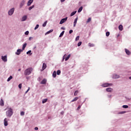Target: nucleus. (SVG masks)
<instances>
[{"label":"nucleus","instance_id":"f257e3e1","mask_svg":"<svg viewBox=\"0 0 131 131\" xmlns=\"http://www.w3.org/2000/svg\"><path fill=\"white\" fill-rule=\"evenodd\" d=\"M33 70V69H32V68H29L26 69L25 71V73H24L25 75H30V74H31V73L32 72Z\"/></svg>","mask_w":131,"mask_h":131},{"label":"nucleus","instance_id":"f03ea898","mask_svg":"<svg viewBox=\"0 0 131 131\" xmlns=\"http://www.w3.org/2000/svg\"><path fill=\"white\" fill-rule=\"evenodd\" d=\"M6 115L8 117H11L13 115V110L12 108H9V110L6 112Z\"/></svg>","mask_w":131,"mask_h":131},{"label":"nucleus","instance_id":"7ed1b4c3","mask_svg":"<svg viewBox=\"0 0 131 131\" xmlns=\"http://www.w3.org/2000/svg\"><path fill=\"white\" fill-rule=\"evenodd\" d=\"M67 55L64 54L63 57V59H62V61H64V59H65V61H68V60H69V58H70V54H69L67 57Z\"/></svg>","mask_w":131,"mask_h":131},{"label":"nucleus","instance_id":"20e7f679","mask_svg":"<svg viewBox=\"0 0 131 131\" xmlns=\"http://www.w3.org/2000/svg\"><path fill=\"white\" fill-rule=\"evenodd\" d=\"M15 11V8H12L11 9H10L9 12H8V14L10 16H12V14H14V12Z\"/></svg>","mask_w":131,"mask_h":131},{"label":"nucleus","instance_id":"39448f33","mask_svg":"<svg viewBox=\"0 0 131 131\" xmlns=\"http://www.w3.org/2000/svg\"><path fill=\"white\" fill-rule=\"evenodd\" d=\"M67 19H68V17H66L64 18H62L60 23H59V24H63V23H65V22H66L67 21Z\"/></svg>","mask_w":131,"mask_h":131},{"label":"nucleus","instance_id":"423d86ee","mask_svg":"<svg viewBox=\"0 0 131 131\" xmlns=\"http://www.w3.org/2000/svg\"><path fill=\"white\" fill-rule=\"evenodd\" d=\"M110 85H112V83H105L103 84L102 85V86H103V88H107V86H110Z\"/></svg>","mask_w":131,"mask_h":131},{"label":"nucleus","instance_id":"0eeeda50","mask_svg":"<svg viewBox=\"0 0 131 131\" xmlns=\"http://www.w3.org/2000/svg\"><path fill=\"white\" fill-rule=\"evenodd\" d=\"M21 52H23V51L21 49H18L17 50V52L15 53L16 55H19L21 54Z\"/></svg>","mask_w":131,"mask_h":131},{"label":"nucleus","instance_id":"6e6552de","mask_svg":"<svg viewBox=\"0 0 131 131\" xmlns=\"http://www.w3.org/2000/svg\"><path fill=\"white\" fill-rule=\"evenodd\" d=\"M2 59L4 62H7L8 59H7V56H2Z\"/></svg>","mask_w":131,"mask_h":131},{"label":"nucleus","instance_id":"1a4fd4ad","mask_svg":"<svg viewBox=\"0 0 131 131\" xmlns=\"http://www.w3.org/2000/svg\"><path fill=\"white\" fill-rule=\"evenodd\" d=\"M8 120L7 119V118H6L4 119V125L5 126H8Z\"/></svg>","mask_w":131,"mask_h":131},{"label":"nucleus","instance_id":"9d476101","mask_svg":"<svg viewBox=\"0 0 131 131\" xmlns=\"http://www.w3.org/2000/svg\"><path fill=\"white\" fill-rule=\"evenodd\" d=\"M40 83L41 84H46L47 83V79H43Z\"/></svg>","mask_w":131,"mask_h":131},{"label":"nucleus","instance_id":"9b49d317","mask_svg":"<svg viewBox=\"0 0 131 131\" xmlns=\"http://www.w3.org/2000/svg\"><path fill=\"white\" fill-rule=\"evenodd\" d=\"M5 105V102H4V100H3V99L1 98V100L0 101V106H4Z\"/></svg>","mask_w":131,"mask_h":131},{"label":"nucleus","instance_id":"f8f14e48","mask_svg":"<svg viewBox=\"0 0 131 131\" xmlns=\"http://www.w3.org/2000/svg\"><path fill=\"white\" fill-rule=\"evenodd\" d=\"M33 3V0H29L28 2L27 6H30Z\"/></svg>","mask_w":131,"mask_h":131},{"label":"nucleus","instance_id":"ddd939ff","mask_svg":"<svg viewBox=\"0 0 131 131\" xmlns=\"http://www.w3.org/2000/svg\"><path fill=\"white\" fill-rule=\"evenodd\" d=\"M125 52L127 55H130V51H129V50L125 49Z\"/></svg>","mask_w":131,"mask_h":131},{"label":"nucleus","instance_id":"4468645a","mask_svg":"<svg viewBox=\"0 0 131 131\" xmlns=\"http://www.w3.org/2000/svg\"><path fill=\"white\" fill-rule=\"evenodd\" d=\"M77 19L78 18H76L74 20V27H75V26H76V23H77Z\"/></svg>","mask_w":131,"mask_h":131},{"label":"nucleus","instance_id":"2eb2a0df","mask_svg":"<svg viewBox=\"0 0 131 131\" xmlns=\"http://www.w3.org/2000/svg\"><path fill=\"white\" fill-rule=\"evenodd\" d=\"M119 30H120V31H122V30H123V26H122V25H120L119 26Z\"/></svg>","mask_w":131,"mask_h":131},{"label":"nucleus","instance_id":"dca6fc26","mask_svg":"<svg viewBox=\"0 0 131 131\" xmlns=\"http://www.w3.org/2000/svg\"><path fill=\"white\" fill-rule=\"evenodd\" d=\"M47 68V64L45 63H43L42 64V70H45Z\"/></svg>","mask_w":131,"mask_h":131},{"label":"nucleus","instance_id":"f3484780","mask_svg":"<svg viewBox=\"0 0 131 131\" xmlns=\"http://www.w3.org/2000/svg\"><path fill=\"white\" fill-rule=\"evenodd\" d=\"M57 76V72L54 71L53 73V77L55 78Z\"/></svg>","mask_w":131,"mask_h":131},{"label":"nucleus","instance_id":"a211bd4d","mask_svg":"<svg viewBox=\"0 0 131 131\" xmlns=\"http://www.w3.org/2000/svg\"><path fill=\"white\" fill-rule=\"evenodd\" d=\"M113 78H119V75H116V74H114L113 76Z\"/></svg>","mask_w":131,"mask_h":131},{"label":"nucleus","instance_id":"6ab92c4d","mask_svg":"<svg viewBox=\"0 0 131 131\" xmlns=\"http://www.w3.org/2000/svg\"><path fill=\"white\" fill-rule=\"evenodd\" d=\"M53 30L51 29L50 31H48L46 34L45 35H47V34H49V33H51V32H53Z\"/></svg>","mask_w":131,"mask_h":131},{"label":"nucleus","instance_id":"aec40b11","mask_svg":"<svg viewBox=\"0 0 131 131\" xmlns=\"http://www.w3.org/2000/svg\"><path fill=\"white\" fill-rule=\"evenodd\" d=\"M48 102V99H44L42 100V104H45V103H47Z\"/></svg>","mask_w":131,"mask_h":131},{"label":"nucleus","instance_id":"412c9836","mask_svg":"<svg viewBox=\"0 0 131 131\" xmlns=\"http://www.w3.org/2000/svg\"><path fill=\"white\" fill-rule=\"evenodd\" d=\"M27 19V16L26 15H25L22 18V21H25Z\"/></svg>","mask_w":131,"mask_h":131},{"label":"nucleus","instance_id":"4be33fe9","mask_svg":"<svg viewBox=\"0 0 131 131\" xmlns=\"http://www.w3.org/2000/svg\"><path fill=\"white\" fill-rule=\"evenodd\" d=\"M27 46V43H25L23 46V50H25V48H26V46Z\"/></svg>","mask_w":131,"mask_h":131},{"label":"nucleus","instance_id":"5701e85b","mask_svg":"<svg viewBox=\"0 0 131 131\" xmlns=\"http://www.w3.org/2000/svg\"><path fill=\"white\" fill-rule=\"evenodd\" d=\"M106 92H111L112 91H113V89H112V88H107L106 89Z\"/></svg>","mask_w":131,"mask_h":131},{"label":"nucleus","instance_id":"b1692460","mask_svg":"<svg viewBox=\"0 0 131 131\" xmlns=\"http://www.w3.org/2000/svg\"><path fill=\"white\" fill-rule=\"evenodd\" d=\"M82 9L83 7L82 6H81V7H80L78 10V13H80V12H81V11H82Z\"/></svg>","mask_w":131,"mask_h":131},{"label":"nucleus","instance_id":"393cba45","mask_svg":"<svg viewBox=\"0 0 131 131\" xmlns=\"http://www.w3.org/2000/svg\"><path fill=\"white\" fill-rule=\"evenodd\" d=\"M78 100V97H75V98H74L71 102H75V101H77Z\"/></svg>","mask_w":131,"mask_h":131},{"label":"nucleus","instance_id":"a878e982","mask_svg":"<svg viewBox=\"0 0 131 131\" xmlns=\"http://www.w3.org/2000/svg\"><path fill=\"white\" fill-rule=\"evenodd\" d=\"M75 14H76V11H74V12H72L71 14V17H72V16H74V15H75Z\"/></svg>","mask_w":131,"mask_h":131},{"label":"nucleus","instance_id":"bb28decb","mask_svg":"<svg viewBox=\"0 0 131 131\" xmlns=\"http://www.w3.org/2000/svg\"><path fill=\"white\" fill-rule=\"evenodd\" d=\"M65 31H63L59 35V37H62V35H64V33Z\"/></svg>","mask_w":131,"mask_h":131},{"label":"nucleus","instance_id":"cd10ccee","mask_svg":"<svg viewBox=\"0 0 131 131\" xmlns=\"http://www.w3.org/2000/svg\"><path fill=\"white\" fill-rule=\"evenodd\" d=\"M25 2L24 1L22 2L20 5V8H22L24 6Z\"/></svg>","mask_w":131,"mask_h":131},{"label":"nucleus","instance_id":"c85d7f7f","mask_svg":"<svg viewBox=\"0 0 131 131\" xmlns=\"http://www.w3.org/2000/svg\"><path fill=\"white\" fill-rule=\"evenodd\" d=\"M33 8H34V5H32V6L30 7L29 8V11H31Z\"/></svg>","mask_w":131,"mask_h":131},{"label":"nucleus","instance_id":"c756f323","mask_svg":"<svg viewBox=\"0 0 131 131\" xmlns=\"http://www.w3.org/2000/svg\"><path fill=\"white\" fill-rule=\"evenodd\" d=\"M89 47H95V45H94V43H89Z\"/></svg>","mask_w":131,"mask_h":131},{"label":"nucleus","instance_id":"7c9ffc66","mask_svg":"<svg viewBox=\"0 0 131 131\" xmlns=\"http://www.w3.org/2000/svg\"><path fill=\"white\" fill-rule=\"evenodd\" d=\"M13 79V76H10V77H9L7 79V81H10V80H11V79Z\"/></svg>","mask_w":131,"mask_h":131},{"label":"nucleus","instance_id":"2f4dec72","mask_svg":"<svg viewBox=\"0 0 131 131\" xmlns=\"http://www.w3.org/2000/svg\"><path fill=\"white\" fill-rule=\"evenodd\" d=\"M48 21H45L43 24H42V26L43 27H46V26H47V23Z\"/></svg>","mask_w":131,"mask_h":131},{"label":"nucleus","instance_id":"473e14b6","mask_svg":"<svg viewBox=\"0 0 131 131\" xmlns=\"http://www.w3.org/2000/svg\"><path fill=\"white\" fill-rule=\"evenodd\" d=\"M57 75H60V74H61V71L58 70L57 71Z\"/></svg>","mask_w":131,"mask_h":131},{"label":"nucleus","instance_id":"72a5a7b5","mask_svg":"<svg viewBox=\"0 0 131 131\" xmlns=\"http://www.w3.org/2000/svg\"><path fill=\"white\" fill-rule=\"evenodd\" d=\"M91 20H92V18H89L88 19V20H87V21H86V23H89L91 22Z\"/></svg>","mask_w":131,"mask_h":131},{"label":"nucleus","instance_id":"f704fd0d","mask_svg":"<svg viewBox=\"0 0 131 131\" xmlns=\"http://www.w3.org/2000/svg\"><path fill=\"white\" fill-rule=\"evenodd\" d=\"M77 94H78V91H76L74 94V95L77 96Z\"/></svg>","mask_w":131,"mask_h":131},{"label":"nucleus","instance_id":"c9c22d12","mask_svg":"<svg viewBox=\"0 0 131 131\" xmlns=\"http://www.w3.org/2000/svg\"><path fill=\"white\" fill-rule=\"evenodd\" d=\"M38 27H39V25H37L36 26V27H35L34 30H36V29H37V28H38Z\"/></svg>","mask_w":131,"mask_h":131},{"label":"nucleus","instance_id":"e433bc0d","mask_svg":"<svg viewBox=\"0 0 131 131\" xmlns=\"http://www.w3.org/2000/svg\"><path fill=\"white\" fill-rule=\"evenodd\" d=\"M77 40H79V36H77L75 39L76 41H77Z\"/></svg>","mask_w":131,"mask_h":131},{"label":"nucleus","instance_id":"4c0bfd02","mask_svg":"<svg viewBox=\"0 0 131 131\" xmlns=\"http://www.w3.org/2000/svg\"><path fill=\"white\" fill-rule=\"evenodd\" d=\"M109 35H110V32H107L106 33V36H109Z\"/></svg>","mask_w":131,"mask_h":131},{"label":"nucleus","instance_id":"58836bf2","mask_svg":"<svg viewBox=\"0 0 131 131\" xmlns=\"http://www.w3.org/2000/svg\"><path fill=\"white\" fill-rule=\"evenodd\" d=\"M25 34L26 35H28V34H29V31H27L25 33Z\"/></svg>","mask_w":131,"mask_h":131},{"label":"nucleus","instance_id":"ea45409f","mask_svg":"<svg viewBox=\"0 0 131 131\" xmlns=\"http://www.w3.org/2000/svg\"><path fill=\"white\" fill-rule=\"evenodd\" d=\"M81 41H80L78 43V47H80L81 46Z\"/></svg>","mask_w":131,"mask_h":131},{"label":"nucleus","instance_id":"a19ab883","mask_svg":"<svg viewBox=\"0 0 131 131\" xmlns=\"http://www.w3.org/2000/svg\"><path fill=\"white\" fill-rule=\"evenodd\" d=\"M25 114V113L24 112H21L20 115H21V116H23V115H24Z\"/></svg>","mask_w":131,"mask_h":131},{"label":"nucleus","instance_id":"79ce46f5","mask_svg":"<svg viewBox=\"0 0 131 131\" xmlns=\"http://www.w3.org/2000/svg\"><path fill=\"white\" fill-rule=\"evenodd\" d=\"M18 88L19 89H22V84H19Z\"/></svg>","mask_w":131,"mask_h":131},{"label":"nucleus","instance_id":"37998d69","mask_svg":"<svg viewBox=\"0 0 131 131\" xmlns=\"http://www.w3.org/2000/svg\"><path fill=\"white\" fill-rule=\"evenodd\" d=\"M122 107H123V108H128V105H123Z\"/></svg>","mask_w":131,"mask_h":131},{"label":"nucleus","instance_id":"c03bdc74","mask_svg":"<svg viewBox=\"0 0 131 131\" xmlns=\"http://www.w3.org/2000/svg\"><path fill=\"white\" fill-rule=\"evenodd\" d=\"M72 32H73V30H70L69 31V33H70V34H71V33H72Z\"/></svg>","mask_w":131,"mask_h":131},{"label":"nucleus","instance_id":"a18cd8bd","mask_svg":"<svg viewBox=\"0 0 131 131\" xmlns=\"http://www.w3.org/2000/svg\"><path fill=\"white\" fill-rule=\"evenodd\" d=\"M124 113H126V112H125V111L121 112L120 113V114H124Z\"/></svg>","mask_w":131,"mask_h":131},{"label":"nucleus","instance_id":"49530a36","mask_svg":"<svg viewBox=\"0 0 131 131\" xmlns=\"http://www.w3.org/2000/svg\"><path fill=\"white\" fill-rule=\"evenodd\" d=\"M30 53H31V50H29V51H28V52H27V55H28V54H30Z\"/></svg>","mask_w":131,"mask_h":131},{"label":"nucleus","instance_id":"de8ad7c7","mask_svg":"<svg viewBox=\"0 0 131 131\" xmlns=\"http://www.w3.org/2000/svg\"><path fill=\"white\" fill-rule=\"evenodd\" d=\"M29 90H30V88H29L28 90L26 92V94H27V93H28V92H29Z\"/></svg>","mask_w":131,"mask_h":131},{"label":"nucleus","instance_id":"09e8293b","mask_svg":"<svg viewBox=\"0 0 131 131\" xmlns=\"http://www.w3.org/2000/svg\"><path fill=\"white\" fill-rule=\"evenodd\" d=\"M80 108H81V106H80V105H79L77 108V110H79Z\"/></svg>","mask_w":131,"mask_h":131},{"label":"nucleus","instance_id":"8fccbe9b","mask_svg":"<svg viewBox=\"0 0 131 131\" xmlns=\"http://www.w3.org/2000/svg\"><path fill=\"white\" fill-rule=\"evenodd\" d=\"M38 129V127H35V130H37Z\"/></svg>","mask_w":131,"mask_h":131},{"label":"nucleus","instance_id":"3c124183","mask_svg":"<svg viewBox=\"0 0 131 131\" xmlns=\"http://www.w3.org/2000/svg\"><path fill=\"white\" fill-rule=\"evenodd\" d=\"M64 1L65 0H60L61 3H64Z\"/></svg>","mask_w":131,"mask_h":131},{"label":"nucleus","instance_id":"603ef678","mask_svg":"<svg viewBox=\"0 0 131 131\" xmlns=\"http://www.w3.org/2000/svg\"><path fill=\"white\" fill-rule=\"evenodd\" d=\"M29 40H31V39H32V37H30L29 38Z\"/></svg>","mask_w":131,"mask_h":131},{"label":"nucleus","instance_id":"864d4df0","mask_svg":"<svg viewBox=\"0 0 131 131\" xmlns=\"http://www.w3.org/2000/svg\"><path fill=\"white\" fill-rule=\"evenodd\" d=\"M18 71H21V69H18Z\"/></svg>","mask_w":131,"mask_h":131},{"label":"nucleus","instance_id":"5fc2aeb1","mask_svg":"<svg viewBox=\"0 0 131 131\" xmlns=\"http://www.w3.org/2000/svg\"><path fill=\"white\" fill-rule=\"evenodd\" d=\"M108 97H109L110 98H111V95H109Z\"/></svg>","mask_w":131,"mask_h":131},{"label":"nucleus","instance_id":"6e6d98bb","mask_svg":"<svg viewBox=\"0 0 131 131\" xmlns=\"http://www.w3.org/2000/svg\"><path fill=\"white\" fill-rule=\"evenodd\" d=\"M129 78L130 79H131V77H130Z\"/></svg>","mask_w":131,"mask_h":131},{"label":"nucleus","instance_id":"4d7b16f0","mask_svg":"<svg viewBox=\"0 0 131 131\" xmlns=\"http://www.w3.org/2000/svg\"><path fill=\"white\" fill-rule=\"evenodd\" d=\"M61 29H63V28H61Z\"/></svg>","mask_w":131,"mask_h":131},{"label":"nucleus","instance_id":"13d9d810","mask_svg":"<svg viewBox=\"0 0 131 131\" xmlns=\"http://www.w3.org/2000/svg\"><path fill=\"white\" fill-rule=\"evenodd\" d=\"M61 29H63V28H61Z\"/></svg>","mask_w":131,"mask_h":131}]
</instances>
